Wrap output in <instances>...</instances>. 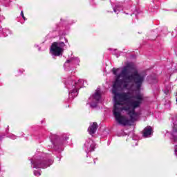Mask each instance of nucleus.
<instances>
[{"label": "nucleus", "instance_id": "7ed1b4c3", "mask_svg": "<svg viewBox=\"0 0 177 177\" xmlns=\"http://www.w3.org/2000/svg\"><path fill=\"white\" fill-rule=\"evenodd\" d=\"M64 42H53L50 48V53L53 56H63V52H64Z\"/></svg>", "mask_w": 177, "mask_h": 177}, {"label": "nucleus", "instance_id": "4468645a", "mask_svg": "<svg viewBox=\"0 0 177 177\" xmlns=\"http://www.w3.org/2000/svg\"><path fill=\"white\" fill-rule=\"evenodd\" d=\"M113 12H115V13H117V10L115 8H113Z\"/></svg>", "mask_w": 177, "mask_h": 177}, {"label": "nucleus", "instance_id": "39448f33", "mask_svg": "<svg viewBox=\"0 0 177 177\" xmlns=\"http://www.w3.org/2000/svg\"><path fill=\"white\" fill-rule=\"evenodd\" d=\"M31 164L33 165V168H48L53 164V160L51 159H46L45 158L36 159L35 161H31Z\"/></svg>", "mask_w": 177, "mask_h": 177}, {"label": "nucleus", "instance_id": "2eb2a0df", "mask_svg": "<svg viewBox=\"0 0 177 177\" xmlns=\"http://www.w3.org/2000/svg\"><path fill=\"white\" fill-rule=\"evenodd\" d=\"M70 62H71V61L69 60V59H68V60L66 61V63H70Z\"/></svg>", "mask_w": 177, "mask_h": 177}, {"label": "nucleus", "instance_id": "1a4fd4ad", "mask_svg": "<svg viewBox=\"0 0 177 177\" xmlns=\"http://www.w3.org/2000/svg\"><path fill=\"white\" fill-rule=\"evenodd\" d=\"M171 139L173 142H177V125L174 124L172 131L171 132Z\"/></svg>", "mask_w": 177, "mask_h": 177}, {"label": "nucleus", "instance_id": "f03ea898", "mask_svg": "<svg viewBox=\"0 0 177 177\" xmlns=\"http://www.w3.org/2000/svg\"><path fill=\"white\" fill-rule=\"evenodd\" d=\"M113 115L116 121L121 125L127 127V125H132L136 121L138 113L134 109L131 110V106H124L123 102H129V100H124L119 98H113Z\"/></svg>", "mask_w": 177, "mask_h": 177}, {"label": "nucleus", "instance_id": "ddd939ff", "mask_svg": "<svg viewBox=\"0 0 177 177\" xmlns=\"http://www.w3.org/2000/svg\"><path fill=\"white\" fill-rule=\"evenodd\" d=\"M21 16L24 19V20H26V17H24V13L23 12V11L21 12Z\"/></svg>", "mask_w": 177, "mask_h": 177}, {"label": "nucleus", "instance_id": "f8f14e48", "mask_svg": "<svg viewBox=\"0 0 177 177\" xmlns=\"http://www.w3.org/2000/svg\"><path fill=\"white\" fill-rule=\"evenodd\" d=\"M91 151H93L94 150H95V145L94 144H92L91 145Z\"/></svg>", "mask_w": 177, "mask_h": 177}, {"label": "nucleus", "instance_id": "20e7f679", "mask_svg": "<svg viewBox=\"0 0 177 177\" xmlns=\"http://www.w3.org/2000/svg\"><path fill=\"white\" fill-rule=\"evenodd\" d=\"M131 99H136V101L130 102V106L132 107V110H135V109H137V107H139L140 104H142V102H143V95L142 94L138 93L136 95H133L131 92H130V94L128 95L126 100L122 99V100H131Z\"/></svg>", "mask_w": 177, "mask_h": 177}, {"label": "nucleus", "instance_id": "a211bd4d", "mask_svg": "<svg viewBox=\"0 0 177 177\" xmlns=\"http://www.w3.org/2000/svg\"><path fill=\"white\" fill-rule=\"evenodd\" d=\"M176 102H177V98H176Z\"/></svg>", "mask_w": 177, "mask_h": 177}, {"label": "nucleus", "instance_id": "9b49d317", "mask_svg": "<svg viewBox=\"0 0 177 177\" xmlns=\"http://www.w3.org/2000/svg\"><path fill=\"white\" fill-rule=\"evenodd\" d=\"M34 175L35 176H41V173L39 171H34Z\"/></svg>", "mask_w": 177, "mask_h": 177}, {"label": "nucleus", "instance_id": "6e6552de", "mask_svg": "<svg viewBox=\"0 0 177 177\" xmlns=\"http://www.w3.org/2000/svg\"><path fill=\"white\" fill-rule=\"evenodd\" d=\"M93 99L97 102V103H99L100 101V99H102V93L100 91V88H97L95 90V92L93 95Z\"/></svg>", "mask_w": 177, "mask_h": 177}, {"label": "nucleus", "instance_id": "423d86ee", "mask_svg": "<svg viewBox=\"0 0 177 177\" xmlns=\"http://www.w3.org/2000/svg\"><path fill=\"white\" fill-rule=\"evenodd\" d=\"M97 128H99L97 122H94L91 123L89 127L88 128L89 135H95V133H96V131H97Z\"/></svg>", "mask_w": 177, "mask_h": 177}, {"label": "nucleus", "instance_id": "0eeeda50", "mask_svg": "<svg viewBox=\"0 0 177 177\" xmlns=\"http://www.w3.org/2000/svg\"><path fill=\"white\" fill-rule=\"evenodd\" d=\"M153 133V128L151 126H147L142 131V136L144 138H149Z\"/></svg>", "mask_w": 177, "mask_h": 177}, {"label": "nucleus", "instance_id": "9d476101", "mask_svg": "<svg viewBox=\"0 0 177 177\" xmlns=\"http://www.w3.org/2000/svg\"><path fill=\"white\" fill-rule=\"evenodd\" d=\"M77 95H78V91H77V89L73 90V91L71 93V95L74 96V97H75V96H77Z\"/></svg>", "mask_w": 177, "mask_h": 177}, {"label": "nucleus", "instance_id": "f257e3e1", "mask_svg": "<svg viewBox=\"0 0 177 177\" xmlns=\"http://www.w3.org/2000/svg\"><path fill=\"white\" fill-rule=\"evenodd\" d=\"M118 71H120V68H113L112 69L113 74L116 76L112 90V93L114 95L113 99L126 100L128 95H131V92L118 93V90L121 88L132 89L135 85L137 91H140L142 85L145 82V75L139 73V71L131 64L124 66L120 73L118 75Z\"/></svg>", "mask_w": 177, "mask_h": 177}, {"label": "nucleus", "instance_id": "dca6fc26", "mask_svg": "<svg viewBox=\"0 0 177 177\" xmlns=\"http://www.w3.org/2000/svg\"><path fill=\"white\" fill-rule=\"evenodd\" d=\"M55 136V139L59 138V137L57 136Z\"/></svg>", "mask_w": 177, "mask_h": 177}, {"label": "nucleus", "instance_id": "f3484780", "mask_svg": "<svg viewBox=\"0 0 177 177\" xmlns=\"http://www.w3.org/2000/svg\"><path fill=\"white\" fill-rule=\"evenodd\" d=\"M75 85H78V83H77V82H75Z\"/></svg>", "mask_w": 177, "mask_h": 177}]
</instances>
